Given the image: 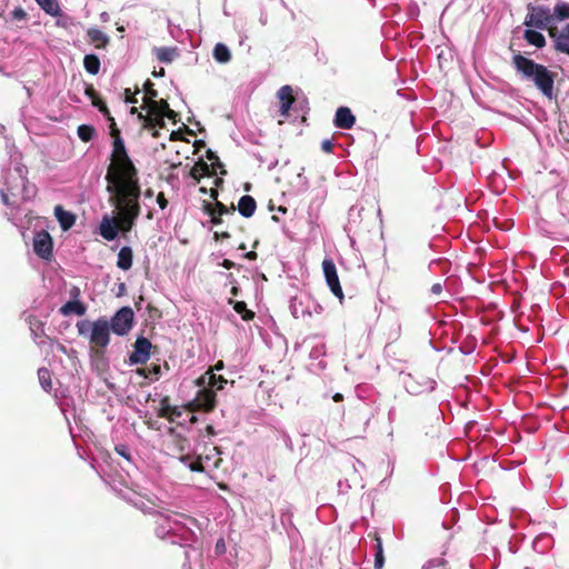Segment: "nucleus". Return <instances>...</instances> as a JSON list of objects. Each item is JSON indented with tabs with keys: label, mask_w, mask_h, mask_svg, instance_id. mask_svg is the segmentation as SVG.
Returning a JSON list of instances; mask_svg holds the SVG:
<instances>
[{
	"label": "nucleus",
	"mask_w": 569,
	"mask_h": 569,
	"mask_svg": "<svg viewBox=\"0 0 569 569\" xmlns=\"http://www.w3.org/2000/svg\"><path fill=\"white\" fill-rule=\"evenodd\" d=\"M113 138L111 166L107 172L108 192L140 189L137 169L129 158L124 141L118 129L111 130Z\"/></svg>",
	"instance_id": "1"
},
{
	"label": "nucleus",
	"mask_w": 569,
	"mask_h": 569,
	"mask_svg": "<svg viewBox=\"0 0 569 569\" xmlns=\"http://www.w3.org/2000/svg\"><path fill=\"white\" fill-rule=\"evenodd\" d=\"M156 535L161 538H174L172 543H181L192 541L196 537L194 529L202 530V525L194 518L184 513L170 512L157 513L156 516Z\"/></svg>",
	"instance_id": "2"
},
{
	"label": "nucleus",
	"mask_w": 569,
	"mask_h": 569,
	"mask_svg": "<svg viewBox=\"0 0 569 569\" xmlns=\"http://www.w3.org/2000/svg\"><path fill=\"white\" fill-rule=\"evenodd\" d=\"M512 63L516 70L523 78L532 80L546 97H552L555 77L545 66L536 63L520 53L513 56Z\"/></svg>",
	"instance_id": "3"
},
{
	"label": "nucleus",
	"mask_w": 569,
	"mask_h": 569,
	"mask_svg": "<svg viewBox=\"0 0 569 569\" xmlns=\"http://www.w3.org/2000/svg\"><path fill=\"white\" fill-rule=\"evenodd\" d=\"M226 382V379L221 376L217 377L212 370H208L199 377L196 380L199 390L196 397L187 405L189 412L211 411L216 407V392L212 390V387L217 386V389H222Z\"/></svg>",
	"instance_id": "4"
},
{
	"label": "nucleus",
	"mask_w": 569,
	"mask_h": 569,
	"mask_svg": "<svg viewBox=\"0 0 569 569\" xmlns=\"http://www.w3.org/2000/svg\"><path fill=\"white\" fill-rule=\"evenodd\" d=\"M114 196L117 208L119 209V232H129L136 219L140 214V189L110 192Z\"/></svg>",
	"instance_id": "5"
},
{
	"label": "nucleus",
	"mask_w": 569,
	"mask_h": 569,
	"mask_svg": "<svg viewBox=\"0 0 569 569\" xmlns=\"http://www.w3.org/2000/svg\"><path fill=\"white\" fill-rule=\"evenodd\" d=\"M77 329L80 336L88 337L90 342L98 348H106L110 341V326L106 319L79 321Z\"/></svg>",
	"instance_id": "6"
},
{
	"label": "nucleus",
	"mask_w": 569,
	"mask_h": 569,
	"mask_svg": "<svg viewBox=\"0 0 569 569\" xmlns=\"http://www.w3.org/2000/svg\"><path fill=\"white\" fill-rule=\"evenodd\" d=\"M146 87L147 94L143 97V102L149 111V116L146 117L147 126H153V121L162 122L164 117L173 119L176 113L169 108L167 101L160 100L158 102L154 100L157 91L151 88V83L149 81L146 83Z\"/></svg>",
	"instance_id": "7"
},
{
	"label": "nucleus",
	"mask_w": 569,
	"mask_h": 569,
	"mask_svg": "<svg viewBox=\"0 0 569 569\" xmlns=\"http://www.w3.org/2000/svg\"><path fill=\"white\" fill-rule=\"evenodd\" d=\"M553 20L549 8L545 6H528V13L525 19V26L529 28L546 29Z\"/></svg>",
	"instance_id": "8"
},
{
	"label": "nucleus",
	"mask_w": 569,
	"mask_h": 569,
	"mask_svg": "<svg viewBox=\"0 0 569 569\" xmlns=\"http://www.w3.org/2000/svg\"><path fill=\"white\" fill-rule=\"evenodd\" d=\"M133 325V311L130 307H123L116 312L109 323L110 329L118 336L127 335Z\"/></svg>",
	"instance_id": "9"
},
{
	"label": "nucleus",
	"mask_w": 569,
	"mask_h": 569,
	"mask_svg": "<svg viewBox=\"0 0 569 569\" xmlns=\"http://www.w3.org/2000/svg\"><path fill=\"white\" fill-rule=\"evenodd\" d=\"M402 383L406 390L411 395H420L422 392L432 391L436 381L426 377H415L411 373L402 375Z\"/></svg>",
	"instance_id": "10"
},
{
	"label": "nucleus",
	"mask_w": 569,
	"mask_h": 569,
	"mask_svg": "<svg viewBox=\"0 0 569 569\" xmlns=\"http://www.w3.org/2000/svg\"><path fill=\"white\" fill-rule=\"evenodd\" d=\"M14 179L19 181V186H8L7 190H1V198L6 206H13L16 203L14 198H29V196L27 194L29 192L28 187L26 186L27 181L21 170L17 171V177Z\"/></svg>",
	"instance_id": "11"
},
{
	"label": "nucleus",
	"mask_w": 569,
	"mask_h": 569,
	"mask_svg": "<svg viewBox=\"0 0 569 569\" xmlns=\"http://www.w3.org/2000/svg\"><path fill=\"white\" fill-rule=\"evenodd\" d=\"M322 269L325 273V278L327 284L329 286L331 292L338 297L340 300L343 299L342 288L339 282L337 268L335 262L331 259H325L322 262Z\"/></svg>",
	"instance_id": "12"
},
{
	"label": "nucleus",
	"mask_w": 569,
	"mask_h": 569,
	"mask_svg": "<svg viewBox=\"0 0 569 569\" xmlns=\"http://www.w3.org/2000/svg\"><path fill=\"white\" fill-rule=\"evenodd\" d=\"M33 250L44 260L52 257V239L47 231L38 232L33 238Z\"/></svg>",
	"instance_id": "13"
},
{
	"label": "nucleus",
	"mask_w": 569,
	"mask_h": 569,
	"mask_svg": "<svg viewBox=\"0 0 569 569\" xmlns=\"http://www.w3.org/2000/svg\"><path fill=\"white\" fill-rule=\"evenodd\" d=\"M151 342L140 337L134 342V350L130 355V362L133 365H141L148 361L150 357Z\"/></svg>",
	"instance_id": "14"
},
{
	"label": "nucleus",
	"mask_w": 569,
	"mask_h": 569,
	"mask_svg": "<svg viewBox=\"0 0 569 569\" xmlns=\"http://www.w3.org/2000/svg\"><path fill=\"white\" fill-rule=\"evenodd\" d=\"M549 34L553 39L555 49L558 52L569 56V23L563 26L561 29H550Z\"/></svg>",
	"instance_id": "15"
},
{
	"label": "nucleus",
	"mask_w": 569,
	"mask_h": 569,
	"mask_svg": "<svg viewBox=\"0 0 569 569\" xmlns=\"http://www.w3.org/2000/svg\"><path fill=\"white\" fill-rule=\"evenodd\" d=\"M99 233L108 241L114 240L119 233L118 219L104 216L99 226Z\"/></svg>",
	"instance_id": "16"
},
{
	"label": "nucleus",
	"mask_w": 569,
	"mask_h": 569,
	"mask_svg": "<svg viewBox=\"0 0 569 569\" xmlns=\"http://www.w3.org/2000/svg\"><path fill=\"white\" fill-rule=\"evenodd\" d=\"M277 97L280 100V114L287 118L293 103L292 88L288 84L282 86L278 90Z\"/></svg>",
	"instance_id": "17"
},
{
	"label": "nucleus",
	"mask_w": 569,
	"mask_h": 569,
	"mask_svg": "<svg viewBox=\"0 0 569 569\" xmlns=\"http://www.w3.org/2000/svg\"><path fill=\"white\" fill-rule=\"evenodd\" d=\"M335 126L340 129H351L356 122V118L351 110L347 107H340L336 111Z\"/></svg>",
	"instance_id": "18"
},
{
	"label": "nucleus",
	"mask_w": 569,
	"mask_h": 569,
	"mask_svg": "<svg viewBox=\"0 0 569 569\" xmlns=\"http://www.w3.org/2000/svg\"><path fill=\"white\" fill-rule=\"evenodd\" d=\"M54 217L57 218L58 222L60 223V227L62 228V230L70 229L76 222L74 214L70 211L64 210L62 208V206H56Z\"/></svg>",
	"instance_id": "19"
},
{
	"label": "nucleus",
	"mask_w": 569,
	"mask_h": 569,
	"mask_svg": "<svg viewBox=\"0 0 569 569\" xmlns=\"http://www.w3.org/2000/svg\"><path fill=\"white\" fill-rule=\"evenodd\" d=\"M256 208V201L251 196H242L238 202V211L246 218H250L254 213Z\"/></svg>",
	"instance_id": "20"
},
{
	"label": "nucleus",
	"mask_w": 569,
	"mask_h": 569,
	"mask_svg": "<svg viewBox=\"0 0 569 569\" xmlns=\"http://www.w3.org/2000/svg\"><path fill=\"white\" fill-rule=\"evenodd\" d=\"M216 174L214 169H210L209 164L204 161L197 162L190 170V176L199 182L202 177Z\"/></svg>",
	"instance_id": "21"
},
{
	"label": "nucleus",
	"mask_w": 569,
	"mask_h": 569,
	"mask_svg": "<svg viewBox=\"0 0 569 569\" xmlns=\"http://www.w3.org/2000/svg\"><path fill=\"white\" fill-rule=\"evenodd\" d=\"M132 249L130 247H122L118 252L117 267L123 271L132 267Z\"/></svg>",
	"instance_id": "22"
},
{
	"label": "nucleus",
	"mask_w": 569,
	"mask_h": 569,
	"mask_svg": "<svg viewBox=\"0 0 569 569\" xmlns=\"http://www.w3.org/2000/svg\"><path fill=\"white\" fill-rule=\"evenodd\" d=\"M87 36L97 48H104L109 42V37L97 28L88 29Z\"/></svg>",
	"instance_id": "23"
},
{
	"label": "nucleus",
	"mask_w": 569,
	"mask_h": 569,
	"mask_svg": "<svg viewBox=\"0 0 569 569\" xmlns=\"http://www.w3.org/2000/svg\"><path fill=\"white\" fill-rule=\"evenodd\" d=\"M526 41L537 48H543L546 46L545 36L536 30L527 29L523 33Z\"/></svg>",
	"instance_id": "24"
},
{
	"label": "nucleus",
	"mask_w": 569,
	"mask_h": 569,
	"mask_svg": "<svg viewBox=\"0 0 569 569\" xmlns=\"http://www.w3.org/2000/svg\"><path fill=\"white\" fill-rule=\"evenodd\" d=\"M29 325H30V330L33 335V339H34L36 343L39 346L44 345L47 337L44 336V332H43L42 322L37 319H33V320H30Z\"/></svg>",
	"instance_id": "25"
},
{
	"label": "nucleus",
	"mask_w": 569,
	"mask_h": 569,
	"mask_svg": "<svg viewBox=\"0 0 569 569\" xmlns=\"http://www.w3.org/2000/svg\"><path fill=\"white\" fill-rule=\"evenodd\" d=\"M60 311L64 316L71 313L82 316L86 312V307L80 301H68L61 307Z\"/></svg>",
	"instance_id": "26"
},
{
	"label": "nucleus",
	"mask_w": 569,
	"mask_h": 569,
	"mask_svg": "<svg viewBox=\"0 0 569 569\" xmlns=\"http://www.w3.org/2000/svg\"><path fill=\"white\" fill-rule=\"evenodd\" d=\"M213 58L220 63H227L231 59L230 50L223 43H217L213 48Z\"/></svg>",
	"instance_id": "27"
},
{
	"label": "nucleus",
	"mask_w": 569,
	"mask_h": 569,
	"mask_svg": "<svg viewBox=\"0 0 569 569\" xmlns=\"http://www.w3.org/2000/svg\"><path fill=\"white\" fill-rule=\"evenodd\" d=\"M154 53H156L157 59L160 62H163V63L172 62V60L177 56L176 49H173V48H166V47L156 48L154 49Z\"/></svg>",
	"instance_id": "28"
},
{
	"label": "nucleus",
	"mask_w": 569,
	"mask_h": 569,
	"mask_svg": "<svg viewBox=\"0 0 569 569\" xmlns=\"http://www.w3.org/2000/svg\"><path fill=\"white\" fill-rule=\"evenodd\" d=\"M83 67L90 74H97L100 70V60L94 54H87L83 59Z\"/></svg>",
	"instance_id": "29"
},
{
	"label": "nucleus",
	"mask_w": 569,
	"mask_h": 569,
	"mask_svg": "<svg viewBox=\"0 0 569 569\" xmlns=\"http://www.w3.org/2000/svg\"><path fill=\"white\" fill-rule=\"evenodd\" d=\"M40 8L50 16L57 17L60 13V8L57 0H36Z\"/></svg>",
	"instance_id": "30"
},
{
	"label": "nucleus",
	"mask_w": 569,
	"mask_h": 569,
	"mask_svg": "<svg viewBox=\"0 0 569 569\" xmlns=\"http://www.w3.org/2000/svg\"><path fill=\"white\" fill-rule=\"evenodd\" d=\"M179 460L186 465L191 471L201 472L203 471V466L201 461L197 458L193 459L190 455H181Z\"/></svg>",
	"instance_id": "31"
},
{
	"label": "nucleus",
	"mask_w": 569,
	"mask_h": 569,
	"mask_svg": "<svg viewBox=\"0 0 569 569\" xmlns=\"http://www.w3.org/2000/svg\"><path fill=\"white\" fill-rule=\"evenodd\" d=\"M38 378L43 390L50 391L52 388L50 371L47 368H40L38 370Z\"/></svg>",
	"instance_id": "32"
},
{
	"label": "nucleus",
	"mask_w": 569,
	"mask_h": 569,
	"mask_svg": "<svg viewBox=\"0 0 569 569\" xmlns=\"http://www.w3.org/2000/svg\"><path fill=\"white\" fill-rule=\"evenodd\" d=\"M557 20L569 19V3L558 2L553 8V14Z\"/></svg>",
	"instance_id": "33"
},
{
	"label": "nucleus",
	"mask_w": 569,
	"mask_h": 569,
	"mask_svg": "<svg viewBox=\"0 0 569 569\" xmlns=\"http://www.w3.org/2000/svg\"><path fill=\"white\" fill-rule=\"evenodd\" d=\"M77 133H78V137L84 141V142H89L92 140L96 131H94V128L91 127V126H88V124H81L78 127V130H77Z\"/></svg>",
	"instance_id": "34"
},
{
	"label": "nucleus",
	"mask_w": 569,
	"mask_h": 569,
	"mask_svg": "<svg viewBox=\"0 0 569 569\" xmlns=\"http://www.w3.org/2000/svg\"><path fill=\"white\" fill-rule=\"evenodd\" d=\"M376 540H377V547H376V555H375V569H382V567L385 565L382 542L379 537H377Z\"/></svg>",
	"instance_id": "35"
},
{
	"label": "nucleus",
	"mask_w": 569,
	"mask_h": 569,
	"mask_svg": "<svg viewBox=\"0 0 569 569\" xmlns=\"http://www.w3.org/2000/svg\"><path fill=\"white\" fill-rule=\"evenodd\" d=\"M233 309L242 317L243 320H250L253 318V312L247 309V305L243 301H236L233 303Z\"/></svg>",
	"instance_id": "36"
},
{
	"label": "nucleus",
	"mask_w": 569,
	"mask_h": 569,
	"mask_svg": "<svg viewBox=\"0 0 569 569\" xmlns=\"http://www.w3.org/2000/svg\"><path fill=\"white\" fill-rule=\"evenodd\" d=\"M208 210L216 211V214H218V216H223L226 213H230V214L234 213L233 207L231 209H228L224 204H222L220 202H217L214 204V207H212V208L210 206H208Z\"/></svg>",
	"instance_id": "37"
},
{
	"label": "nucleus",
	"mask_w": 569,
	"mask_h": 569,
	"mask_svg": "<svg viewBox=\"0 0 569 569\" xmlns=\"http://www.w3.org/2000/svg\"><path fill=\"white\" fill-rule=\"evenodd\" d=\"M169 420L171 421H176L178 420L181 415H182V409L180 408H170L168 407L167 409H164V413H163Z\"/></svg>",
	"instance_id": "38"
},
{
	"label": "nucleus",
	"mask_w": 569,
	"mask_h": 569,
	"mask_svg": "<svg viewBox=\"0 0 569 569\" xmlns=\"http://www.w3.org/2000/svg\"><path fill=\"white\" fill-rule=\"evenodd\" d=\"M422 569H447L446 561L443 559H432L428 561Z\"/></svg>",
	"instance_id": "39"
},
{
	"label": "nucleus",
	"mask_w": 569,
	"mask_h": 569,
	"mask_svg": "<svg viewBox=\"0 0 569 569\" xmlns=\"http://www.w3.org/2000/svg\"><path fill=\"white\" fill-rule=\"evenodd\" d=\"M148 371L149 373L146 375V377L149 378L150 380H157L160 376L161 368L158 365H151L148 368Z\"/></svg>",
	"instance_id": "40"
},
{
	"label": "nucleus",
	"mask_w": 569,
	"mask_h": 569,
	"mask_svg": "<svg viewBox=\"0 0 569 569\" xmlns=\"http://www.w3.org/2000/svg\"><path fill=\"white\" fill-rule=\"evenodd\" d=\"M116 451L127 460H131V455L127 446L119 445L116 447Z\"/></svg>",
	"instance_id": "41"
},
{
	"label": "nucleus",
	"mask_w": 569,
	"mask_h": 569,
	"mask_svg": "<svg viewBox=\"0 0 569 569\" xmlns=\"http://www.w3.org/2000/svg\"><path fill=\"white\" fill-rule=\"evenodd\" d=\"M157 203L158 206L163 210L168 206V200L166 199L164 194L162 192L158 193L157 196Z\"/></svg>",
	"instance_id": "42"
},
{
	"label": "nucleus",
	"mask_w": 569,
	"mask_h": 569,
	"mask_svg": "<svg viewBox=\"0 0 569 569\" xmlns=\"http://www.w3.org/2000/svg\"><path fill=\"white\" fill-rule=\"evenodd\" d=\"M26 12L22 8H16L13 11H12V17L17 20H22L26 18Z\"/></svg>",
	"instance_id": "43"
},
{
	"label": "nucleus",
	"mask_w": 569,
	"mask_h": 569,
	"mask_svg": "<svg viewBox=\"0 0 569 569\" xmlns=\"http://www.w3.org/2000/svg\"><path fill=\"white\" fill-rule=\"evenodd\" d=\"M332 142L330 140H323L321 143V148L325 152H331L332 151Z\"/></svg>",
	"instance_id": "44"
},
{
	"label": "nucleus",
	"mask_w": 569,
	"mask_h": 569,
	"mask_svg": "<svg viewBox=\"0 0 569 569\" xmlns=\"http://www.w3.org/2000/svg\"><path fill=\"white\" fill-rule=\"evenodd\" d=\"M211 216V221L213 224H219L221 222V216L216 214V211L208 210Z\"/></svg>",
	"instance_id": "45"
},
{
	"label": "nucleus",
	"mask_w": 569,
	"mask_h": 569,
	"mask_svg": "<svg viewBox=\"0 0 569 569\" xmlns=\"http://www.w3.org/2000/svg\"><path fill=\"white\" fill-rule=\"evenodd\" d=\"M126 102L127 103H136L137 102V99L134 98V96L131 94L130 89H126Z\"/></svg>",
	"instance_id": "46"
},
{
	"label": "nucleus",
	"mask_w": 569,
	"mask_h": 569,
	"mask_svg": "<svg viewBox=\"0 0 569 569\" xmlns=\"http://www.w3.org/2000/svg\"><path fill=\"white\" fill-rule=\"evenodd\" d=\"M442 291V286L440 283H435L431 287V292L433 295H439Z\"/></svg>",
	"instance_id": "47"
},
{
	"label": "nucleus",
	"mask_w": 569,
	"mask_h": 569,
	"mask_svg": "<svg viewBox=\"0 0 569 569\" xmlns=\"http://www.w3.org/2000/svg\"><path fill=\"white\" fill-rule=\"evenodd\" d=\"M221 266L224 267L226 269H231L234 267V262H232L231 260L224 259L222 261Z\"/></svg>",
	"instance_id": "48"
},
{
	"label": "nucleus",
	"mask_w": 569,
	"mask_h": 569,
	"mask_svg": "<svg viewBox=\"0 0 569 569\" xmlns=\"http://www.w3.org/2000/svg\"><path fill=\"white\" fill-rule=\"evenodd\" d=\"M100 19H101V21H103V22L109 21V19H110L109 13H108V12H102V13L100 14Z\"/></svg>",
	"instance_id": "49"
},
{
	"label": "nucleus",
	"mask_w": 569,
	"mask_h": 569,
	"mask_svg": "<svg viewBox=\"0 0 569 569\" xmlns=\"http://www.w3.org/2000/svg\"><path fill=\"white\" fill-rule=\"evenodd\" d=\"M256 257H257V253H256L254 251H250V252H248V253L246 254V258H247V259H250V260L256 259Z\"/></svg>",
	"instance_id": "50"
},
{
	"label": "nucleus",
	"mask_w": 569,
	"mask_h": 569,
	"mask_svg": "<svg viewBox=\"0 0 569 569\" xmlns=\"http://www.w3.org/2000/svg\"><path fill=\"white\" fill-rule=\"evenodd\" d=\"M332 399H333V401L339 402L343 399V396L341 393H335Z\"/></svg>",
	"instance_id": "51"
},
{
	"label": "nucleus",
	"mask_w": 569,
	"mask_h": 569,
	"mask_svg": "<svg viewBox=\"0 0 569 569\" xmlns=\"http://www.w3.org/2000/svg\"><path fill=\"white\" fill-rule=\"evenodd\" d=\"M222 368H223V362L222 361L217 362L216 366H214L216 370H221Z\"/></svg>",
	"instance_id": "52"
},
{
	"label": "nucleus",
	"mask_w": 569,
	"mask_h": 569,
	"mask_svg": "<svg viewBox=\"0 0 569 569\" xmlns=\"http://www.w3.org/2000/svg\"><path fill=\"white\" fill-rule=\"evenodd\" d=\"M207 431H208L209 435H213L214 433V430H213L212 426H208L207 427Z\"/></svg>",
	"instance_id": "53"
},
{
	"label": "nucleus",
	"mask_w": 569,
	"mask_h": 569,
	"mask_svg": "<svg viewBox=\"0 0 569 569\" xmlns=\"http://www.w3.org/2000/svg\"><path fill=\"white\" fill-rule=\"evenodd\" d=\"M388 416H389V420H392V419H393V417H395V410H393V409H391V410L389 411Z\"/></svg>",
	"instance_id": "54"
},
{
	"label": "nucleus",
	"mask_w": 569,
	"mask_h": 569,
	"mask_svg": "<svg viewBox=\"0 0 569 569\" xmlns=\"http://www.w3.org/2000/svg\"><path fill=\"white\" fill-rule=\"evenodd\" d=\"M189 421H190L191 423H194V422L197 421L196 416H194V415H191V416H190Z\"/></svg>",
	"instance_id": "55"
},
{
	"label": "nucleus",
	"mask_w": 569,
	"mask_h": 569,
	"mask_svg": "<svg viewBox=\"0 0 569 569\" xmlns=\"http://www.w3.org/2000/svg\"><path fill=\"white\" fill-rule=\"evenodd\" d=\"M222 547H223V542L222 541H218L217 542V549L222 548Z\"/></svg>",
	"instance_id": "56"
},
{
	"label": "nucleus",
	"mask_w": 569,
	"mask_h": 569,
	"mask_svg": "<svg viewBox=\"0 0 569 569\" xmlns=\"http://www.w3.org/2000/svg\"><path fill=\"white\" fill-rule=\"evenodd\" d=\"M222 547H223V542L222 541H218L217 542V549L222 548Z\"/></svg>",
	"instance_id": "57"
},
{
	"label": "nucleus",
	"mask_w": 569,
	"mask_h": 569,
	"mask_svg": "<svg viewBox=\"0 0 569 569\" xmlns=\"http://www.w3.org/2000/svg\"><path fill=\"white\" fill-rule=\"evenodd\" d=\"M211 197H212V198H216V197H217V191H216V190H211Z\"/></svg>",
	"instance_id": "58"
},
{
	"label": "nucleus",
	"mask_w": 569,
	"mask_h": 569,
	"mask_svg": "<svg viewBox=\"0 0 569 569\" xmlns=\"http://www.w3.org/2000/svg\"><path fill=\"white\" fill-rule=\"evenodd\" d=\"M209 153H210L209 159H211V160H212V159H216V160L218 161V158H217V157H214L211 152H209Z\"/></svg>",
	"instance_id": "59"
},
{
	"label": "nucleus",
	"mask_w": 569,
	"mask_h": 569,
	"mask_svg": "<svg viewBox=\"0 0 569 569\" xmlns=\"http://www.w3.org/2000/svg\"><path fill=\"white\" fill-rule=\"evenodd\" d=\"M221 182H222V179H220V178H217V179H216V184H217V186H218L219 183H221Z\"/></svg>",
	"instance_id": "60"
},
{
	"label": "nucleus",
	"mask_w": 569,
	"mask_h": 569,
	"mask_svg": "<svg viewBox=\"0 0 569 569\" xmlns=\"http://www.w3.org/2000/svg\"><path fill=\"white\" fill-rule=\"evenodd\" d=\"M232 293H233V295H236V293H237V288H236V287H233V288H232Z\"/></svg>",
	"instance_id": "61"
},
{
	"label": "nucleus",
	"mask_w": 569,
	"mask_h": 569,
	"mask_svg": "<svg viewBox=\"0 0 569 569\" xmlns=\"http://www.w3.org/2000/svg\"><path fill=\"white\" fill-rule=\"evenodd\" d=\"M136 112H137V109L133 107V108L131 109V113H136Z\"/></svg>",
	"instance_id": "62"
}]
</instances>
